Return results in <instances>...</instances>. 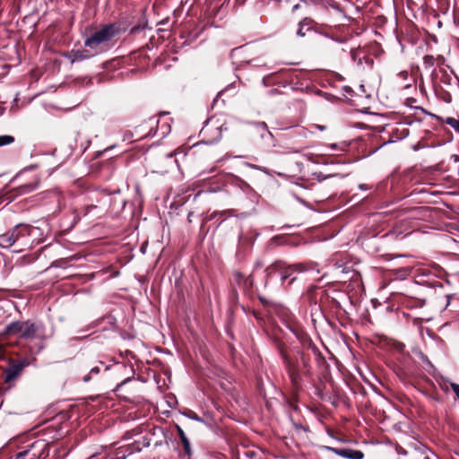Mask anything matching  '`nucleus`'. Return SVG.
Instances as JSON below:
<instances>
[{
    "instance_id": "nucleus-11",
    "label": "nucleus",
    "mask_w": 459,
    "mask_h": 459,
    "mask_svg": "<svg viewBox=\"0 0 459 459\" xmlns=\"http://www.w3.org/2000/svg\"><path fill=\"white\" fill-rule=\"evenodd\" d=\"M28 236L30 237V239L31 242V247L35 244H39L41 241V230L38 227L28 225Z\"/></svg>"
},
{
    "instance_id": "nucleus-23",
    "label": "nucleus",
    "mask_w": 459,
    "mask_h": 459,
    "mask_svg": "<svg viewBox=\"0 0 459 459\" xmlns=\"http://www.w3.org/2000/svg\"><path fill=\"white\" fill-rule=\"evenodd\" d=\"M258 126H261L263 129H267V126L265 123L262 122V123H258Z\"/></svg>"
},
{
    "instance_id": "nucleus-9",
    "label": "nucleus",
    "mask_w": 459,
    "mask_h": 459,
    "mask_svg": "<svg viewBox=\"0 0 459 459\" xmlns=\"http://www.w3.org/2000/svg\"><path fill=\"white\" fill-rule=\"evenodd\" d=\"M17 233L13 230L10 232L0 235V247L8 248L17 243Z\"/></svg>"
},
{
    "instance_id": "nucleus-15",
    "label": "nucleus",
    "mask_w": 459,
    "mask_h": 459,
    "mask_svg": "<svg viewBox=\"0 0 459 459\" xmlns=\"http://www.w3.org/2000/svg\"><path fill=\"white\" fill-rule=\"evenodd\" d=\"M446 124L453 127L455 131L459 132V119L455 117H447Z\"/></svg>"
},
{
    "instance_id": "nucleus-14",
    "label": "nucleus",
    "mask_w": 459,
    "mask_h": 459,
    "mask_svg": "<svg viewBox=\"0 0 459 459\" xmlns=\"http://www.w3.org/2000/svg\"><path fill=\"white\" fill-rule=\"evenodd\" d=\"M14 142V137L8 134L0 135V147L11 144Z\"/></svg>"
},
{
    "instance_id": "nucleus-19",
    "label": "nucleus",
    "mask_w": 459,
    "mask_h": 459,
    "mask_svg": "<svg viewBox=\"0 0 459 459\" xmlns=\"http://www.w3.org/2000/svg\"><path fill=\"white\" fill-rule=\"evenodd\" d=\"M304 22L305 21H302L299 22V28L297 31V35L299 36V37H304L306 35V33L303 31V24H304Z\"/></svg>"
},
{
    "instance_id": "nucleus-18",
    "label": "nucleus",
    "mask_w": 459,
    "mask_h": 459,
    "mask_svg": "<svg viewBox=\"0 0 459 459\" xmlns=\"http://www.w3.org/2000/svg\"><path fill=\"white\" fill-rule=\"evenodd\" d=\"M233 214V211L232 210H226V211H223V212H216V213H213L212 214V217H215L216 215H227V216H231Z\"/></svg>"
},
{
    "instance_id": "nucleus-7",
    "label": "nucleus",
    "mask_w": 459,
    "mask_h": 459,
    "mask_svg": "<svg viewBox=\"0 0 459 459\" xmlns=\"http://www.w3.org/2000/svg\"><path fill=\"white\" fill-rule=\"evenodd\" d=\"M26 230H28L27 224H19L13 229L14 233H17V243L22 247H31L32 241L30 239Z\"/></svg>"
},
{
    "instance_id": "nucleus-12",
    "label": "nucleus",
    "mask_w": 459,
    "mask_h": 459,
    "mask_svg": "<svg viewBox=\"0 0 459 459\" xmlns=\"http://www.w3.org/2000/svg\"><path fill=\"white\" fill-rule=\"evenodd\" d=\"M177 429H178V437L183 445L185 453L187 455H191V446H190V442H189L188 438L186 437L185 432L183 431V429L180 427L178 426Z\"/></svg>"
},
{
    "instance_id": "nucleus-13",
    "label": "nucleus",
    "mask_w": 459,
    "mask_h": 459,
    "mask_svg": "<svg viewBox=\"0 0 459 459\" xmlns=\"http://www.w3.org/2000/svg\"><path fill=\"white\" fill-rule=\"evenodd\" d=\"M90 56L85 50H73L69 55V58L72 63H75L88 58Z\"/></svg>"
},
{
    "instance_id": "nucleus-22",
    "label": "nucleus",
    "mask_w": 459,
    "mask_h": 459,
    "mask_svg": "<svg viewBox=\"0 0 459 459\" xmlns=\"http://www.w3.org/2000/svg\"><path fill=\"white\" fill-rule=\"evenodd\" d=\"M313 127L317 128L321 131L325 130V128L324 126H319V125H314Z\"/></svg>"
},
{
    "instance_id": "nucleus-30",
    "label": "nucleus",
    "mask_w": 459,
    "mask_h": 459,
    "mask_svg": "<svg viewBox=\"0 0 459 459\" xmlns=\"http://www.w3.org/2000/svg\"><path fill=\"white\" fill-rule=\"evenodd\" d=\"M424 459H429L428 456H425Z\"/></svg>"
},
{
    "instance_id": "nucleus-29",
    "label": "nucleus",
    "mask_w": 459,
    "mask_h": 459,
    "mask_svg": "<svg viewBox=\"0 0 459 459\" xmlns=\"http://www.w3.org/2000/svg\"><path fill=\"white\" fill-rule=\"evenodd\" d=\"M312 2H316L317 0H311Z\"/></svg>"
},
{
    "instance_id": "nucleus-20",
    "label": "nucleus",
    "mask_w": 459,
    "mask_h": 459,
    "mask_svg": "<svg viewBox=\"0 0 459 459\" xmlns=\"http://www.w3.org/2000/svg\"><path fill=\"white\" fill-rule=\"evenodd\" d=\"M452 390L454 391V393L455 394V395L457 396V398L459 399V385L457 384H452Z\"/></svg>"
},
{
    "instance_id": "nucleus-1",
    "label": "nucleus",
    "mask_w": 459,
    "mask_h": 459,
    "mask_svg": "<svg viewBox=\"0 0 459 459\" xmlns=\"http://www.w3.org/2000/svg\"><path fill=\"white\" fill-rule=\"evenodd\" d=\"M285 369L291 384L298 388L301 382L302 375H309L311 370L309 355L299 348L290 352H281Z\"/></svg>"
},
{
    "instance_id": "nucleus-25",
    "label": "nucleus",
    "mask_w": 459,
    "mask_h": 459,
    "mask_svg": "<svg viewBox=\"0 0 459 459\" xmlns=\"http://www.w3.org/2000/svg\"><path fill=\"white\" fill-rule=\"evenodd\" d=\"M91 373H95V374H97V373H99V368H98L97 367L92 368H91Z\"/></svg>"
},
{
    "instance_id": "nucleus-17",
    "label": "nucleus",
    "mask_w": 459,
    "mask_h": 459,
    "mask_svg": "<svg viewBox=\"0 0 459 459\" xmlns=\"http://www.w3.org/2000/svg\"><path fill=\"white\" fill-rule=\"evenodd\" d=\"M311 133L310 130L307 129V128H299L298 129V134H300V135H303L305 137H307V135Z\"/></svg>"
},
{
    "instance_id": "nucleus-28",
    "label": "nucleus",
    "mask_w": 459,
    "mask_h": 459,
    "mask_svg": "<svg viewBox=\"0 0 459 459\" xmlns=\"http://www.w3.org/2000/svg\"><path fill=\"white\" fill-rule=\"evenodd\" d=\"M83 380H84V382H88L90 380V377H88V376L84 377Z\"/></svg>"
},
{
    "instance_id": "nucleus-2",
    "label": "nucleus",
    "mask_w": 459,
    "mask_h": 459,
    "mask_svg": "<svg viewBox=\"0 0 459 459\" xmlns=\"http://www.w3.org/2000/svg\"><path fill=\"white\" fill-rule=\"evenodd\" d=\"M4 334L28 341L43 339L45 336L42 325L33 323L30 320L11 323L5 327Z\"/></svg>"
},
{
    "instance_id": "nucleus-24",
    "label": "nucleus",
    "mask_w": 459,
    "mask_h": 459,
    "mask_svg": "<svg viewBox=\"0 0 459 459\" xmlns=\"http://www.w3.org/2000/svg\"><path fill=\"white\" fill-rule=\"evenodd\" d=\"M24 188H26V189H25V191H31L32 189H34V186H24Z\"/></svg>"
},
{
    "instance_id": "nucleus-3",
    "label": "nucleus",
    "mask_w": 459,
    "mask_h": 459,
    "mask_svg": "<svg viewBox=\"0 0 459 459\" xmlns=\"http://www.w3.org/2000/svg\"><path fill=\"white\" fill-rule=\"evenodd\" d=\"M117 33L118 30L115 25H106L88 37L84 40V45L94 50L95 53H99L102 50V47L109 42Z\"/></svg>"
},
{
    "instance_id": "nucleus-27",
    "label": "nucleus",
    "mask_w": 459,
    "mask_h": 459,
    "mask_svg": "<svg viewBox=\"0 0 459 459\" xmlns=\"http://www.w3.org/2000/svg\"><path fill=\"white\" fill-rule=\"evenodd\" d=\"M403 347H404V345L401 343V344H399L398 349H399L400 351H402V350L403 349Z\"/></svg>"
},
{
    "instance_id": "nucleus-10",
    "label": "nucleus",
    "mask_w": 459,
    "mask_h": 459,
    "mask_svg": "<svg viewBox=\"0 0 459 459\" xmlns=\"http://www.w3.org/2000/svg\"><path fill=\"white\" fill-rule=\"evenodd\" d=\"M28 236L30 237V239L31 242V247L35 244H39L41 241V230L38 227L28 225Z\"/></svg>"
},
{
    "instance_id": "nucleus-4",
    "label": "nucleus",
    "mask_w": 459,
    "mask_h": 459,
    "mask_svg": "<svg viewBox=\"0 0 459 459\" xmlns=\"http://www.w3.org/2000/svg\"><path fill=\"white\" fill-rule=\"evenodd\" d=\"M311 269L309 264H295L288 266H283L281 263H275L274 264L266 268V277H270L274 273H279L281 280L283 282L285 280L291 278L290 282L296 278L292 277L295 273H301Z\"/></svg>"
},
{
    "instance_id": "nucleus-16",
    "label": "nucleus",
    "mask_w": 459,
    "mask_h": 459,
    "mask_svg": "<svg viewBox=\"0 0 459 459\" xmlns=\"http://www.w3.org/2000/svg\"><path fill=\"white\" fill-rule=\"evenodd\" d=\"M186 416L194 420L202 421V419L194 411H189L186 413Z\"/></svg>"
},
{
    "instance_id": "nucleus-8",
    "label": "nucleus",
    "mask_w": 459,
    "mask_h": 459,
    "mask_svg": "<svg viewBox=\"0 0 459 459\" xmlns=\"http://www.w3.org/2000/svg\"><path fill=\"white\" fill-rule=\"evenodd\" d=\"M25 362H20L18 364H12L4 370V380L5 383H10L15 379L25 367Z\"/></svg>"
},
{
    "instance_id": "nucleus-21",
    "label": "nucleus",
    "mask_w": 459,
    "mask_h": 459,
    "mask_svg": "<svg viewBox=\"0 0 459 459\" xmlns=\"http://www.w3.org/2000/svg\"><path fill=\"white\" fill-rule=\"evenodd\" d=\"M4 346L2 344H0V359H3V357H4Z\"/></svg>"
},
{
    "instance_id": "nucleus-26",
    "label": "nucleus",
    "mask_w": 459,
    "mask_h": 459,
    "mask_svg": "<svg viewBox=\"0 0 459 459\" xmlns=\"http://www.w3.org/2000/svg\"><path fill=\"white\" fill-rule=\"evenodd\" d=\"M336 147H337V145H336L335 143L331 144V149H332V150H335V149H336Z\"/></svg>"
},
{
    "instance_id": "nucleus-6",
    "label": "nucleus",
    "mask_w": 459,
    "mask_h": 459,
    "mask_svg": "<svg viewBox=\"0 0 459 459\" xmlns=\"http://www.w3.org/2000/svg\"><path fill=\"white\" fill-rule=\"evenodd\" d=\"M326 449L341 457L347 459H363L364 457L363 453L359 450H353L350 448H335L330 446H326Z\"/></svg>"
},
{
    "instance_id": "nucleus-5",
    "label": "nucleus",
    "mask_w": 459,
    "mask_h": 459,
    "mask_svg": "<svg viewBox=\"0 0 459 459\" xmlns=\"http://www.w3.org/2000/svg\"><path fill=\"white\" fill-rule=\"evenodd\" d=\"M47 447L44 442H35L29 450L20 452L15 459H45L48 455Z\"/></svg>"
}]
</instances>
